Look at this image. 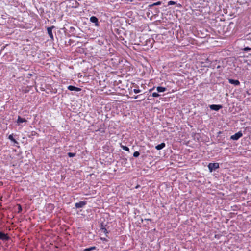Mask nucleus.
Segmentation results:
<instances>
[{
  "mask_svg": "<svg viewBox=\"0 0 251 251\" xmlns=\"http://www.w3.org/2000/svg\"><path fill=\"white\" fill-rule=\"evenodd\" d=\"M91 251L90 248H89L85 249L83 251Z\"/></svg>",
  "mask_w": 251,
  "mask_h": 251,
  "instance_id": "nucleus-26",
  "label": "nucleus"
},
{
  "mask_svg": "<svg viewBox=\"0 0 251 251\" xmlns=\"http://www.w3.org/2000/svg\"><path fill=\"white\" fill-rule=\"evenodd\" d=\"M228 81L229 83L234 85L235 86H238L240 85V82L238 80H234L232 79H229Z\"/></svg>",
  "mask_w": 251,
  "mask_h": 251,
  "instance_id": "nucleus-9",
  "label": "nucleus"
},
{
  "mask_svg": "<svg viewBox=\"0 0 251 251\" xmlns=\"http://www.w3.org/2000/svg\"><path fill=\"white\" fill-rule=\"evenodd\" d=\"M242 136H243V134H242V132L240 131H239L237 133H235V134L232 135L230 137V139L233 140H237L240 138H241Z\"/></svg>",
  "mask_w": 251,
  "mask_h": 251,
  "instance_id": "nucleus-2",
  "label": "nucleus"
},
{
  "mask_svg": "<svg viewBox=\"0 0 251 251\" xmlns=\"http://www.w3.org/2000/svg\"><path fill=\"white\" fill-rule=\"evenodd\" d=\"M68 89L70 91H75L77 92L80 91L81 90V88L72 85H69L68 87Z\"/></svg>",
  "mask_w": 251,
  "mask_h": 251,
  "instance_id": "nucleus-8",
  "label": "nucleus"
},
{
  "mask_svg": "<svg viewBox=\"0 0 251 251\" xmlns=\"http://www.w3.org/2000/svg\"><path fill=\"white\" fill-rule=\"evenodd\" d=\"M158 92H163L166 90V88L165 87H163L161 86H158L156 88Z\"/></svg>",
  "mask_w": 251,
  "mask_h": 251,
  "instance_id": "nucleus-12",
  "label": "nucleus"
},
{
  "mask_svg": "<svg viewBox=\"0 0 251 251\" xmlns=\"http://www.w3.org/2000/svg\"><path fill=\"white\" fill-rule=\"evenodd\" d=\"M133 92L137 94V93H140L141 92V90L140 89H134L133 90Z\"/></svg>",
  "mask_w": 251,
  "mask_h": 251,
  "instance_id": "nucleus-21",
  "label": "nucleus"
},
{
  "mask_svg": "<svg viewBox=\"0 0 251 251\" xmlns=\"http://www.w3.org/2000/svg\"><path fill=\"white\" fill-rule=\"evenodd\" d=\"M27 120L25 118H21L20 116H18L17 119V123L20 124L23 122H26Z\"/></svg>",
  "mask_w": 251,
  "mask_h": 251,
  "instance_id": "nucleus-11",
  "label": "nucleus"
},
{
  "mask_svg": "<svg viewBox=\"0 0 251 251\" xmlns=\"http://www.w3.org/2000/svg\"><path fill=\"white\" fill-rule=\"evenodd\" d=\"M10 239V237L7 234H5L2 231H0V240L2 241H8Z\"/></svg>",
  "mask_w": 251,
  "mask_h": 251,
  "instance_id": "nucleus-3",
  "label": "nucleus"
},
{
  "mask_svg": "<svg viewBox=\"0 0 251 251\" xmlns=\"http://www.w3.org/2000/svg\"><path fill=\"white\" fill-rule=\"evenodd\" d=\"M176 2L173 1H170L168 2V5H172L175 4Z\"/></svg>",
  "mask_w": 251,
  "mask_h": 251,
  "instance_id": "nucleus-22",
  "label": "nucleus"
},
{
  "mask_svg": "<svg viewBox=\"0 0 251 251\" xmlns=\"http://www.w3.org/2000/svg\"><path fill=\"white\" fill-rule=\"evenodd\" d=\"M245 40L246 43H248V42H249V41L251 42V39L250 38H249V37H247L245 39Z\"/></svg>",
  "mask_w": 251,
  "mask_h": 251,
  "instance_id": "nucleus-23",
  "label": "nucleus"
},
{
  "mask_svg": "<svg viewBox=\"0 0 251 251\" xmlns=\"http://www.w3.org/2000/svg\"><path fill=\"white\" fill-rule=\"evenodd\" d=\"M75 153L69 152L68 153V155L70 157H73L75 156Z\"/></svg>",
  "mask_w": 251,
  "mask_h": 251,
  "instance_id": "nucleus-15",
  "label": "nucleus"
},
{
  "mask_svg": "<svg viewBox=\"0 0 251 251\" xmlns=\"http://www.w3.org/2000/svg\"><path fill=\"white\" fill-rule=\"evenodd\" d=\"M8 138L11 140L12 141H14V142H15V140L14 139L13 137V135H10L9 136V137Z\"/></svg>",
  "mask_w": 251,
  "mask_h": 251,
  "instance_id": "nucleus-20",
  "label": "nucleus"
},
{
  "mask_svg": "<svg viewBox=\"0 0 251 251\" xmlns=\"http://www.w3.org/2000/svg\"><path fill=\"white\" fill-rule=\"evenodd\" d=\"M122 148L126 151H129V149L128 147H126V146H121Z\"/></svg>",
  "mask_w": 251,
  "mask_h": 251,
  "instance_id": "nucleus-16",
  "label": "nucleus"
},
{
  "mask_svg": "<svg viewBox=\"0 0 251 251\" xmlns=\"http://www.w3.org/2000/svg\"><path fill=\"white\" fill-rule=\"evenodd\" d=\"M90 21L93 23H95L96 26H99V23L98 21V19L95 17V16H92L90 19Z\"/></svg>",
  "mask_w": 251,
  "mask_h": 251,
  "instance_id": "nucleus-7",
  "label": "nucleus"
},
{
  "mask_svg": "<svg viewBox=\"0 0 251 251\" xmlns=\"http://www.w3.org/2000/svg\"><path fill=\"white\" fill-rule=\"evenodd\" d=\"M139 155H140V153H139V152H138L137 151L134 152L133 153V156L134 157H138L139 156Z\"/></svg>",
  "mask_w": 251,
  "mask_h": 251,
  "instance_id": "nucleus-17",
  "label": "nucleus"
},
{
  "mask_svg": "<svg viewBox=\"0 0 251 251\" xmlns=\"http://www.w3.org/2000/svg\"><path fill=\"white\" fill-rule=\"evenodd\" d=\"M223 107L222 105H216V104H212L209 105V108L211 110L214 111H218L220 109H221Z\"/></svg>",
  "mask_w": 251,
  "mask_h": 251,
  "instance_id": "nucleus-4",
  "label": "nucleus"
},
{
  "mask_svg": "<svg viewBox=\"0 0 251 251\" xmlns=\"http://www.w3.org/2000/svg\"><path fill=\"white\" fill-rule=\"evenodd\" d=\"M165 147V144L164 143H161L160 144H159L155 146V149L157 150H160L162 149L163 148Z\"/></svg>",
  "mask_w": 251,
  "mask_h": 251,
  "instance_id": "nucleus-10",
  "label": "nucleus"
},
{
  "mask_svg": "<svg viewBox=\"0 0 251 251\" xmlns=\"http://www.w3.org/2000/svg\"><path fill=\"white\" fill-rule=\"evenodd\" d=\"M54 27H55L54 26H52L48 27V28H47L48 33L50 37L52 40H53V34H52V29L54 28Z\"/></svg>",
  "mask_w": 251,
  "mask_h": 251,
  "instance_id": "nucleus-6",
  "label": "nucleus"
},
{
  "mask_svg": "<svg viewBox=\"0 0 251 251\" xmlns=\"http://www.w3.org/2000/svg\"><path fill=\"white\" fill-rule=\"evenodd\" d=\"M100 229L102 230V231H103L105 233V234L106 236H107V234L108 233V231L106 229V228H105V227H100Z\"/></svg>",
  "mask_w": 251,
  "mask_h": 251,
  "instance_id": "nucleus-14",
  "label": "nucleus"
},
{
  "mask_svg": "<svg viewBox=\"0 0 251 251\" xmlns=\"http://www.w3.org/2000/svg\"><path fill=\"white\" fill-rule=\"evenodd\" d=\"M161 4V2L160 1H158L157 2H155V3H153V4H151V5H149V7H151L152 6H157V5H160V4Z\"/></svg>",
  "mask_w": 251,
  "mask_h": 251,
  "instance_id": "nucleus-13",
  "label": "nucleus"
},
{
  "mask_svg": "<svg viewBox=\"0 0 251 251\" xmlns=\"http://www.w3.org/2000/svg\"><path fill=\"white\" fill-rule=\"evenodd\" d=\"M208 168L210 172H212L213 171L215 170L216 169L219 168V164L218 163H210L208 165Z\"/></svg>",
  "mask_w": 251,
  "mask_h": 251,
  "instance_id": "nucleus-1",
  "label": "nucleus"
},
{
  "mask_svg": "<svg viewBox=\"0 0 251 251\" xmlns=\"http://www.w3.org/2000/svg\"><path fill=\"white\" fill-rule=\"evenodd\" d=\"M154 88H152V89H150L149 91L150 92H151L152 90H153Z\"/></svg>",
  "mask_w": 251,
  "mask_h": 251,
  "instance_id": "nucleus-29",
  "label": "nucleus"
},
{
  "mask_svg": "<svg viewBox=\"0 0 251 251\" xmlns=\"http://www.w3.org/2000/svg\"><path fill=\"white\" fill-rule=\"evenodd\" d=\"M101 227H104V226L103 224H101Z\"/></svg>",
  "mask_w": 251,
  "mask_h": 251,
  "instance_id": "nucleus-30",
  "label": "nucleus"
},
{
  "mask_svg": "<svg viewBox=\"0 0 251 251\" xmlns=\"http://www.w3.org/2000/svg\"><path fill=\"white\" fill-rule=\"evenodd\" d=\"M95 249H96V247H94V246L90 247L91 251L92 250H94Z\"/></svg>",
  "mask_w": 251,
  "mask_h": 251,
  "instance_id": "nucleus-27",
  "label": "nucleus"
},
{
  "mask_svg": "<svg viewBox=\"0 0 251 251\" xmlns=\"http://www.w3.org/2000/svg\"><path fill=\"white\" fill-rule=\"evenodd\" d=\"M160 95L156 92H153L152 94V96L153 97H158Z\"/></svg>",
  "mask_w": 251,
  "mask_h": 251,
  "instance_id": "nucleus-19",
  "label": "nucleus"
},
{
  "mask_svg": "<svg viewBox=\"0 0 251 251\" xmlns=\"http://www.w3.org/2000/svg\"><path fill=\"white\" fill-rule=\"evenodd\" d=\"M101 240H104V241H107V240H106L105 238H101Z\"/></svg>",
  "mask_w": 251,
  "mask_h": 251,
  "instance_id": "nucleus-28",
  "label": "nucleus"
},
{
  "mask_svg": "<svg viewBox=\"0 0 251 251\" xmlns=\"http://www.w3.org/2000/svg\"><path fill=\"white\" fill-rule=\"evenodd\" d=\"M251 50V48H249V47H245L243 49V50L245 51H250Z\"/></svg>",
  "mask_w": 251,
  "mask_h": 251,
  "instance_id": "nucleus-18",
  "label": "nucleus"
},
{
  "mask_svg": "<svg viewBox=\"0 0 251 251\" xmlns=\"http://www.w3.org/2000/svg\"><path fill=\"white\" fill-rule=\"evenodd\" d=\"M86 203L87 202L85 201H81L79 202L75 203V206L76 208H80L85 206Z\"/></svg>",
  "mask_w": 251,
  "mask_h": 251,
  "instance_id": "nucleus-5",
  "label": "nucleus"
},
{
  "mask_svg": "<svg viewBox=\"0 0 251 251\" xmlns=\"http://www.w3.org/2000/svg\"><path fill=\"white\" fill-rule=\"evenodd\" d=\"M141 96V95H137V96H134V97H133L132 98L135 99H138L139 97H140Z\"/></svg>",
  "mask_w": 251,
  "mask_h": 251,
  "instance_id": "nucleus-25",
  "label": "nucleus"
},
{
  "mask_svg": "<svg viewBox=\"0 0 251 251\" xmlns=\"http://www.w3.org/2000/svg\"><path fill=\"white\" fill-rule=\"evenodd\" d=\"M22 210V206H21V205L19 204L18 205V212H21Z\"/></svg>",
  "mask_w": 251,
  "mask_h": 251,
  "instance_id": "nucleus-24",
  "label": "nucleus"
}]
</instances>
